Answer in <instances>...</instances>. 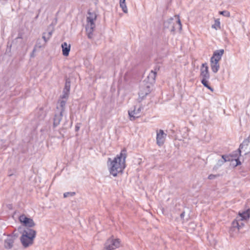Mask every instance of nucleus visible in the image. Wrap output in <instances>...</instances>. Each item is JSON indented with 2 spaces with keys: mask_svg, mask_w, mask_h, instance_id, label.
<instances>
[{
  "mask_svg": "<svg viewBox=\"0 0 250 250\" xmlns=\"http://www.w3.org/2000/svg\"><path fill=\"white\" fill-rule=\"evenodd\" d=\"M126 151L125 149H123L120 154L112 160L111 158H108V163H110L108 164L109 172L114 177L118 173L122 172L125 167Z\"/></svg>",
  "mask_w": 250,
  "mask_h": 250,
  "instance_id": "1",
  "label": "nucleus"
},
{
  "mask_svg": "<svg viewBox=\"0 0 250 250\" xmlns=\"http://www.w3.org/2000/svg\"><path fill=\"white\" fill-rule=\"evenodd\" d=\"M96 20L97 14L96 13L88 11L86 16L85 31L89 39H92L93 37V32L96 27Z\"/></svg>",
  "mask_w": 250,
  "mask_h": 250,
  "instance_id": "2",
  "label": "nucleus"
},
{
  "mask_svg": "<svg viewBox=\"0 0 250 250\" xmlns=\"http://www.w3.org/2000/svg\"><path fill=\"white\" fill-rule=\"evenodd\" d=\"M36 234V231L32 229L27 228L24 230L20 240L24 248H27L33 244Z\"/></svg>",
  "mask_w": 250,
  "mask_h": 250,
  "instance_id": "3",
  "label": "nucleus"
},
{
  "mask_svg": "<svg viewBox=\"0 0 250 250\" xmlns=\"http://www.w3.org/2000/svg\"><path fill=\"white\" fill-rule=\"evenodd\" d=\"M165 28L168 29L171 32H173L176 29H182V24L178 15H175L173 18H170L164 23Z\"/></svg>",
  "mask_w": 250,
  "mask_h": 250,
  "instance_id": "4",
  "label": "nucleus"
},
{
  "mask_svg": "<svg viewBox=\"0 0 250 250\" xmlns=\"http://www.w3.org/2000/svg\"><path fill=\"white\" fill-rule=\"evenodd\" d=\"M249 218H250V208L242 212H240L235 220L232 222L233 227L239 229L244 226L243 222L246 221Z\"/></svg>",
  "mask_w": 250,
  "mask_h": 250,
  "instance_id": "5",
  "label": "nucleus"
},
{
  "mask_svg": "<svg viewBox=\"0 0 250 250\" xmlns=\"http://www.w3.org/2000/svg\"><path fill=\"white\" fill-rule=\"evenodd\" d=\"M150 86L149 84L146 83L145 81L141 83L138 93L139 98L138 100L139 102L143 100L146 96L150 92Z\"/></svg>",
  "mask_w": 250,
  "mask_h": 250,
  "instance_id": "6",
  "label": "nucleus"
},
{
  "mask_svg": "<svg viewBox=\"0 0 250 250\" xmlns=\"http://www.w3.org/2000/svg\"><path fill=\"white\" fill-rule=\"evenodd\" d=\"M120 245V241L119 239H114L111 237L108 239L104 244V248L103 250H113Z\"/></svg>",
  "mask_w": 250,
  "mask_h": 250,
  "instance_id": "7",
  "label": "nucleus"
},
{
  "mask_svg": "<svg viewBox=\"0 0 250 250\" xmlns=\"http://www.w3.org/2000/svg\"><path fill=\"white\" fill-rule=\"evenodd\" d=\"M156 135V143L159 146H162L165 143L167 134L162 130H157Z\"/></svg>",
  "mask_w": 250,
  "mask_h": 250,
  "instance_id": "8",
  "label": "nucleus"
},
{
  "mask_svg": "<svg viewBox=\"0 0 250 250\" xmlns=\"http://www.w3.org/2000/svg\"><path fill=\"white\" fill-rule=\"evenodd\" d=\"M142 109V107L139 106L137 107L135 106L133 110L128 111V115L130 117L131 120H134L136 118H138L140 116L141 111Z\"/></svg>",
  "mask_w": 250,
  "mask_h": 250,
  "instance_id": "9",
  "label": "nucleus"
},
{
  "mask_svg": "<svg viewBox=\"0 0 250 250\" xmlns=\"http://www.w3.org/2000/svg\"><path fill=\"white\" fill-rule=\"evenodd\" d=\"M200 77L201 80H208L210 75L208 68L206 63H203L200 69Z\"/></svg>",
  "mask_w": 250,
  "mask_h": 250,
  "instance_id": "10",
  "label": "nucleus"
},
{
  "mask_svg": "<svg viewBox=\"0 0 250 250\" xmlns=\"http://www.w3.org/2000/svg\"><path fill=\"white\" fill-rule=\"evenodd\" d=\"M19 220L26 227H32L35 226V223L33 219L28 218L24 214L19 217Z\"/></svg>",
  "mask_w": 250,
  "mask_h": 250,
  "instance_id": "11",
  "label": "nucleus"
},
{
  "mask_svg": "<svg viewBox=\"0 0 250 250\" xmlns=\"http://www.w3.org/2000/svg\"><path fill=\"white\" fill-rule=\"evenodd\" d=\"M224 53V49H220L214 52L212 57L210 59V61L219 62L221 59L222 56Z\"/></svg>",
  "mask_w": 250,
  "mask_h": 250,
  "instance_id": "12",
  "label": "nucleus"
},
{
  "mask_svg": "<svg viewBox=\"0 0 250 250\" xmlns=\"http://www.w3.org/2000/svg\"><path fill=\"white\" fill-rule=\"evenodd\" d=\"M14 237L12 235H9L4 240V246L7 249H10L13 247L14 241Z\"/></svg>",
  "mask_w": 250,
  "mask_h": 250,
  "instance_id": "13",
  "label": "nucleus"
},
{
  "mask_svg": "<svg viewBox=\"0 0 250 250\" xmlns=\"http://www.w3.org/2000/svg\"><path fill=\"white\" fill-rule=\"evenodd\" d=\"M156 76V69H155V71L151 70L150 73L147 76V81L146 82V83L147 84H149L150 86H151V85L155 82Z\"/></svg>",
  "mask_w": 250,
  "mask_h": 250,
  "instance_id": "14",
  "label": "nucleus"
},
{
  "mask_svg": "<svg viewBox=\"0 0 250 250\" xmlns=\"http://www.w3.org/2000/svg\"><path fill=\"white\" fill-rule=\"evenodd\" d=\"M62 113L63 112H62L59 111L58 113H56L55 114L53 122L54 127H56L60 124V122L62 119Z\"/></svg>",
  "mask_w": 250,
  "mask_h": 250,
  "instance_id": "15",
  "label": "nucleus"
},
{
  "mask_svg": "<svg viewBox=\"0 0 250 250\" xmlns=\"http://www.w3.org/2000/svg\"><path fill=\"white\" fill-rule=\"evenodd\" d=\"M62 54L64 56H67L69 55L70 50V44H67L65 42L62 44Z\"/></svg>",
  "mask_w": 250,
  "mask_h": 250,
  "instance_id": "16",
  "label": "nucleus"
},
{
  "mask_svg": "<svg viewBox=\"0 0 250 250\" xmlns=\"http://www.w3.org/2000/svg\"><path fill=\"white\" fill-rule=\"evenodd\" d=\"M46 115L45 112L42 108L37 109L36 110V116L39 120H42Z\"/></svg>",
  "mask_w": 250,
  "mask_h": 250,
  "instance_id": "17",
  "label": "nucleus"
},
{
  "mask_svg": "<svg viewBox=\"0 0 250 250\" xmlns=\"http://www.w3.org/2000/svg\"><path fill=\"white\" fill-rule=\"evenodd\" d=\"M66 101H66V100H59L58 104L57 106V108L59 110V112H63L64 111Z\"/></svg>",
  "mask_w": 250,
  "mask_h": 250,
  "instance_id": "18",
  "label": "nucleus"
},
{
  "mask_svg": "<svg viewBox=\"0 0 250 250\" xmlns=\"http://www.w3.org/2000/svg\"><path fill=\"white\" fill-rule=\"evenodd\" d=\"M210 66L212 72L216 73L218 72L220 68L219 62L210 61Z\"/></svg>",
  "mask_w": 250,
  "mask_h": 250,
  "instance_id": "19",
  "label": "nucleus"
},
{
  "mask_svg": "<svg viewBox=\"0 0 250 250\" xmlns=\"http://www.w3.org/2000/svg\"><path fill=\"white\" fill-rule=\"evenodd\" d=\"M250 137H249L248 138L245 139L243 141V142L240 145L239 148L238 149L239 153L240 155L241 154V149L243 148L244 146H248L250 143Z\"/></svg>",
  "mask_w": 250,
  "mask_h": 250,
  "instance_id": "20",
  "label": "nucleus"
},
{
  "mask_svg": "<svg viewBox=\"0 0 250 250\" xmlns=\"http://www.w3.org/2000/svg\"><path fill=\"white\" fill-rule=\"evenodd\" d=\"M201 83L204 86L206 87L211 91H213V89L209 85L208 80H201Z\"/></svg>",
  "mask_w": 250,
  "mask_h": 250,
  "instance_id": "21",
  "label": "nucleus"
},
{
  "mask_svg": "<svg viewBox=\"0 0 250 250\" xmlns=\"http://www.w3.org/2000/svg\"><path fill=\"white\" fill-rule=\"evenodd\" d=\"M120 6L122 8L123 11L125 13H127L128 12L127 8L125 2H120Z\"/></svg>",
  "mask_w": 250,
  "mask_h": 250,
  "instance_id": "22",
  "label": "nucleus"
},
{
  "mask_svg": "<svg viewBox=\"0 0 250 250\" xmlns=\"http://www.w3.org/2000/svg\"><path fill=\"white\" fill-rule=\"evenodd\" d=\"M212 27L216 30L220 28V22L219 19L215 20L214 23L212 25Z\"/></svg>",
  "mask_w": 250,
  "mask_h": 250,
  "instance_id": "23",
  "label": "nucleus"
},
{
  "mask_svg": "<svg viewBox=\"0 0 250 250\" xmlns=\"http://www.w3.org/2000/svg\"><path fill=\"white\" fill-rule=\"evenodd\" d=\"M75 194V192H67L63 193V197L67 198L70 196H74Z\"/></svg>",
  "mask_w": 250,
  "mask_h": 250,
  "instance_id": "24",
  "label": "nucleus"
},
{
  "mask_svg": "<svg viewBox=\"0 0 250 250\" xmlns=\"http://www.w3.org/2000/svg\"><path fill=\"white\" fill-rule=\"evenodd\" d=\"M219 14L222 15L223 16L227 17H229L230 16V13L228 11H223L219 12Z\"/></svg>",
  "mask_w": 250,
  "mask_h": 250,
  "instance_id": "25",
  "label": "nucleus"
},
{
  "mask_svg": "<svg viewBox=\"0 0 250 250\" xmlns=\"http://www.w3.org/2000/svg\"><path fill=\"white\" fill-rule=\"evenodd\" d=\"M224 163H225V160H222V159L218 160L216 167L217 168L218 167L221 166Z\"/></svg>",
  "mask_w": 250,
  "mask_h": 250,
  "instance_id": "26",
  "label": "nucleus"
},
{
  "mask_svg": "<svg viewBox=\"0 0 250 250\" xmlns=\"http://www.w3.org/2000/svg\"><path fill=\"white\" fill-rule=\"evenodd\" d=\"M68 95L69 94L67 93H63L62 95L61 96L60 99L66 100V101H67Z\"/></svg>",
  "mask_w": 250,
  "mask_h": 250,
  "instance_id": "27",
  "label": "nucleus"
},
{
  "mask_svg": "<svg viewBox=\"0 0 250 250\" xmlns=\"http://www.w3.org/2000/svg\"><path fill=\"white\" fill-rule=\"evenodd\" d=\"M222 160H225V162L230 161L229 157V156L223 155L222 156Z\"/></svg>",
  "mask_w": 250,
  "mask_h": 250,
  "instance_id": "28",
  "label": "nucleus"
},
{
  "mask_svg": "<svg viewBox=\"0 0 250 250\" xmlns=\"http://www.w3.org/2000/svg\"><path fill=\"white\" fill-rule=\"evenodd\" d=\"M40 40H37V43L35 45V47L41 48L42 46V45L41 44V43H40Z\"/></svg>",
  "mask_w": 250,
  "mask_h": 250,
  "instance_id": "29",
  "label": "nucleus"
},
{
  "mask_svg": "<svg viewBox=\"0 0 250 250\" xmlns=\"http://www.w3.org/2000/svg\"><path fill=\"white\" fill-rule=\"evenodd\" d=\"M42 39L44 40L45 43H46L49 39L47 37V35H46L45 33H43L42 35Z\"/></svg>",
  "mask_w": 250,
  "mask_h": 250,
  "instance_id": "30",
  "label": "nucleus"
},
{
  "mask_svg": "<svg viewBox=\"0 0 250 250\" xmlns=\"http://www.w3.org/2000/svg\"><path fill=\"white\" fill-rule=\"evenodd\" d=\"M70 83L68 81H66L65 83V85L64 88L70 89Z\"/></svg>",
  "mask_w": 250,
  "mask_h": 250,
  "instance_id": "31",
  "label": "nucleus"
},
{
  "mask_svg": "<svg viewBox=\"0 0 250 250\" xmlns=\"http://www.w3.org/2000/svg\"><path fill=\"white\" fill-rule=\"evenodd\" d=\"M81 126V123H77L75 125V130L76 131H78L79 130Z\"/></svg>",
  "mask_w": 250,
  "mask_h": 250,
  "instance_id": "32",
  "label": "nucleus"
},
{
  "mask_svg": "<svg viewBox=\"0 0 250 250\" xmlns=\"http://www.w3.org/2000/svg\"><path fill=\"white\" fill-rule=\"evenodd\" d=\"M216 177V175H215L210 174L208 176V179L209 180H212V179H214Z\"/></svg>",
  "mask_w": 250,
  "mask_h": 250,
  "instance_id": "33",
  "label": "nucleus"
},
{
  "mask_svg": "<svg viewBox=\"0 0 250 250\" xmlns=\"http://www.w3.org/2000/svg\"><path fill=\"white\" fill-rule=\"evenodd\" d=\"M69 91H70V89L64 88L63 90V93H67L69 94Z\"/></svg>",
  "mask_w": 250,
  "mask_h": 250,
  "instance_id": "34",
  "label": "nucleus"
},
{
  "mask_svg": "<svg viewBox=\"0 0 250 250\" xmlns=\"http://www.w3.org/2000/svg\"><path fill=\"white\" fill-rule=\"evenodd\" d=\"M236 165H237H237H240V164H241V162H240V161L239 160V159H236Z\"/></svg>",
  "mask_w": 250,
  "mask_h": 250,
  "instance_id": "35",
  "label": "nucleus"
},
{
  "mask_svg": "<svg viewBox=\"0 0 250 250\" xmlns=\"http://www.w3.org/2000/svg\"><path fill=\"white\" fill-rule=\"evenodd\" d=\"M51 35H52V33L51 32H48L47 34V37H48V38L50 39V37L51 36Z\"/></svg>",
  "mask_w": 250,
  "mask_h": 250,
  "instance_id": "36",
  "label": "nucleus"
},
{
  "mask_svg": "<svg viewBox=\"0 0 250 250\" xmlns=\"http://www.w3.org/2000/svg\"><path fill=\"white\" fill-rule=\"evenodd\" d=\"M185 215V212H183L180 214V217L183 218L184 217Z\"/></svg>",
  "mask_w": 250,
  "mask_h": 250,
  "instance_id": "37",
  "label": "nucleus"
},
{
  "mask_svg": "<svg viewBox=\"0 0 250 250\" xmlns=\"http://www.w3.org/2000/svg\"><path fill=\"white\" fill-rule=\"evenodd\" d=\"M125 0H120V2H125Z\"/></svg>",
  "mask_w": 250,
  "mask_h": 250,
  "instance_id": "38",
  "label": "nucleus"
}]
</instances>
